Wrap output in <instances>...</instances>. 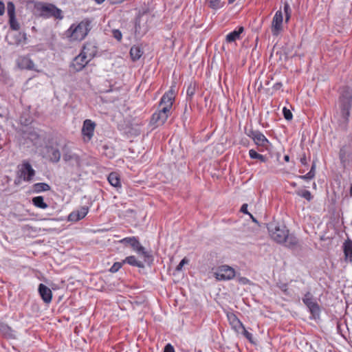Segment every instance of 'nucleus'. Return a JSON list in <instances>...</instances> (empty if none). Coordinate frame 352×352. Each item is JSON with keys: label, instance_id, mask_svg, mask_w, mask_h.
Instances as JSON below:
<instances>
[{"label": "nucleus", "instance_id": "4", "mask_svg": "<svg viewBox=\"0 0 352 352\" xmlns=\"http://www.w3.org/2000/svg\"><path fill=\"white\" fill-rule=\"evenodd\" d=\"M271 238L278 243H283L287 236L288 229L285 225L276 222H271L267 225Z\"/></svg>", "mask_w": 352, "mask_h": 352}, {"label": "nucleus", "instance_id": "8", "mask_svg": "<svg viewBox=\"0 0 352 352\" xmlns=\"http://www.w3.org/2000/svg\"><path fill=\"white\" fill-rule=\"evenodd\" d=\"M283 30V15L280 10L276 12L271 25L273 36H278Z\"/></svg>", "mask_w": 352, "mask_h": 352}, {"label": "nucleus", "instance_id": "61", "mask_svg": "<svg viewBox=\"0 0 352 352\" xmlns=\"http://www.w3.org/2000/svg\"><path fill=\"white\" fill-rule=\"evenodd\" d=\"M108 176H109V177L115 176V173H114V172H111V173L108 175Z\"/></svg>", "mask_w": 352, "mask_h": 352}, {"label": "nucleus", "instance_id": "6", "mask_svg": "<svg viewBox=\"0 0 352 352\" xmlns=\"http://www.w3.org/2000/svg\"><path fill=\"white\" fill-rule=\"evenodd\" d=\"M119 243L124 245H129L135 251L142 254L145 258L150 257L149 253L145 251L144 248L140 244L138 239L135 236L125 237L120 240Z\"/></svg>", "mask_w": 352, "mask_h": 352}, {"label": "nucleus", "instance_id": "54", "mask_svg": "<svg viewBox=\"0 0 352 352\" xmlns=\"http://www.w3.org/2000/svg\"><path fill=\"white\" fill-rule=\"evenodd\" d=\"M248 140L247 139L241 140V144L243 146H248Z\"/></svg>", "mask_w": 352, "mask_h": 352}, {"label": "nucleus", "instance_id": "7", "mask_svg": "<svg viewBox=\"0 0 352 352\" xmlns=\"http://www.w3.org/2000/svg\"><path fill=\"white\" fill-rule=\"evenodd\" d=\"M214 276L219 280H228L232 279L236 276V273L232 267L223 265L217 268Z\"/></svg>", "mask_w": 352, "mask_h": 352}, {"label": "nucleus", "instance_id": "19", "mask_svg": "<svg viewBox=\"0 0 352 352\" xmlns=\"http://www.w3.org/2000/svg\"><path fill=\"white\" fill-rule=\"evenodd\" d=\"M245 29L243 26H238L234 30L228 33L226 36L227 43H232L241 38V34L244 32Z\"/></svg>", "mask_w": 352, "mask_h": 352}, {"label": "nucleus", "instance_id": "27", "mask_svg": "<svg viewBox=\"0 0 352 352\" xmlns=\"http://www.w3.org/2000/svg\"><path fill=\"white\" fill-rule=\"evenodd\" d=\"M32 192L34 193H40L42 192L48 191L50 190V186L46 183H36L34 184L32 187Z\"/></svg>", "mask_w": 352, "mask_h": 352}, {"label": "nucleus", "instance_id": "52", "mask_svg": "<svg viewBox=\"0 0 352 352\" xmlns=\"http://www.w3.org/2000/svg\"><path fill=\"white\" fill-rule=\"evenodd\" d=\"M5 12V5L3 1H0V16L3 15Z\"/></svg>", "mask_w": 352, "mask_h": 352}, {"label": "nucleus", "instance_id": "58", "mask_svg": "<svg viewBox=\"0 0 352 352\" xmlns=\"http://www.w3.org/2000/svg\"><path fill=\"white\" fill-rule=\"evenodd\" d=\"M134 212V210H132V209H128L127 210H126V213L128 214H132Z\"/></svg>", "mask_w": 352, "mask_h": 352}, {"label": "nucleus", "instance_id": "47", "mask_svg": "<svg viewBox=\"0 0 352 352\" xmlns=\"http://www.w3.org/2000/svg\"><path fill=\"white\" fill-rule=\"evenodd\" d=\"M170 108L166 107H160L159 111L164 113L165 115L167 114L168 117L170 115Z\"/></svg>", "mask_w": 352, "mask_h": 352}, {"label": "nucleus", "instance_id": "5", "mask_svg": "<svg viewBox=\"0 0 352 352\" xmlns=\"http://www.w3.org/2000/svg\"><path fill=\"white\" fill-rule=\"evenodd\" d=\"M245 133L253 140L257 146L261 147L265 150H268L272 146V143L261 131L251 129L246 131Z\"/></svg>", "mask_w": 352, "mask_h": 352}, {"label": "nucleus", "instance_id": "51", "mask_svg": "<svg viewBox=\"0 0 352 352\" xmlns=\"http://www.w3.org/2000/svg\"><path fill=\"white\" fill-rule=\"evenodd\" d=\"M240 211L244 214H249L250 212L248 211V204H243L241 208Z\"/></svg>", "mask_w": 352, "mask_h": 352}, {"label": "nucleus", "instance_id": "12", "mask_svg": "<svg viewBox=\"0 0 352 352\" xmlns=\"http://www.w3.org/2000/svg\"><path fill=\"white\" fill-rule=\"evenodd\" d=\"M95 128L96 124L92 120L87 119L83 122L82 134L84 138L87 139V141H89L92 138Z\"/></svg>", "mask_w": 352, "mask_h": 352}, {"label": "nucleus", "instance_id": "39", "mask_svg": "<svg viewBox=\"0 0 352 352\" xmlns=\"http://www.w3.org/2000/svg\"><path fill=\"white\" fill-rule=\"evenodd\" d=\"M124 263L122 262H116L113 263V265L111 267L109 271L112 273L117 272L122 266V264Z\"/></svg>", "mask_w": 352, "mask_h": 352}, {"label": "nucleus", "instance_id": "15", "mask_svg": "<svg viewBox=\"0 0 352 352\" xmlns=\"http://www.w3.org/2000/svg\"><path fill=\"white\" fill-rule=\"evenodd\" d=\"M47 155L50 160L52 162H58L60 159V152L58 148V144L56 143V146H46Z\"/></svg>", "mask_w": 352, "mask_h": 352}, {"label": "nucleus", "instance_id": "33", "mask_svg": "<svg viewBox=\"0 0 352 352\" xmlns=\"http://www.w3.org/2000/svg\"><path fill=\"white\" fill-rule=\"evenodd\" d=\"M302 302L307 307H309L316 301L314 300L312 294L309 292H308L305 294V296L302 298Z\"/></svg>", "mask_w": 352, "mask_h": 352}, {"label": "nucleus", "instance_id": "30", "mask_svg": "<svg viewBox=\"0 0 352 352\" xmlns=\"http://www.w3.org/2000/svg\"><path fill=\"white\" fill-rule=\"evenodd\" d=\"M142 14H138L135 19V34H140L141 33H144L146 32V30L142 31V27H141V19H142Z\"/></svg>", "mask_w": 352, "mask_h": 352}, {"label": "nucleus", "instance_id": "37", "mask_svg": "<svg viewBox=\"0 0 352 352\" xmlns=\"http://www.w3.org/2000/svg\"><path fill=\"white\" fill-rule=\"evenodd\" d=\"M241 334H243L244 336V337L249 340L250 342L251 343H254V340H253V336L251 333H250L249 331H248L245 327L243 326L241 329V331L240 332Z\"/></svg>", "mask_w": 352, "mask_h": 352}, {"label": "nucleus", "instance_id": "3", "mask_svg": "<svg viewBox=\"0 0 352 352\" xmlns=\"http://www.w3.org/2000/svg\"><path fill=\"white\" fill-rule=\"evenodd\" d=\"M36 8L44 18L54 17L56 19L63 18L62 10L52 3L40 2L36 5Z\"/></svg>", "mask_w": 352, "mask_h": 352}, {"label": "nucleus", "instance_id": "32", "mask_svg": "<svg viewBox=\"0 0 352 352\" xmlns=\"http://www.w3.org/2000/svg\"><path fill=\"white\" fill-rule=\"evenodd\" d=\"M308 309L314 318L319 317L320 314V308L317 302L308 307Z\"/></svg>", "mask_w": 352, "mask_h": 352}, {"label": "nucleus", "instance_id": "44", "mask_svg": "<svg viewBox=\"0 0 352 352\" xmlns=\"http://www.w3.org/2000/svg\"><path fill=\"white\" fill-rule=\"evenodd\" d=\"M77 157L75 155H72L71 153H66L63 155V159L65 161H70L73 159H76Z\"/></svg>", "mask_w": 352, "mask_h": 352}, {"label": "nucleus", "instance_id": "21", "mask_svg": "<svg viewBox=\"0 0 352 352\" xmlns=\"http://www.w3.org/2000/svg\"><path fill=\"white\" fill-rule=\"evenodd\" d=\"M228 318L232 328L237 333H239L241 329L243 327V324L240 320L234 314H228Z\"/></svg>", "mask_w": 352, "mask_h": 352}, {"label": "nucleus", "instance_id": "22", "mask_svg": "<svg viewBox=\"0 0 352 352\" xmlns=\"http://www.w3.org/2000/svg\"><path fill=\"white\" fill-rule=\"evenodd\" d=\"M0 333L6 338H15L14 331L7 324L0 322Z\"/></svg>", "mask_w": 352, "mask_h": 352}, {"label": "nucleus", "instance_id": "36", "mask_svg": "<svg viewBox=\"0 0 352 352\" xmlns=\"http://www.w3.org/2000/svg\"><path fill=\"white\" fill-rule=\"evenodd\" d=\"M22 63L26 69H32L34 68V63L32 60L29 58L23 57L22 58Z\"/></svg>", "mask_w": 352, "mask_h": 352}, {"label": "nucleus", "instance_id": "31", "mask_svg": "<svg viewBox=\"0 0 352 352\" xmlns=\"http://www.w3.org/2000/svg\"><path fill=\"white\" fill-rule=\"evenodd\" d=\"M249 155L251 159L258 160L261 162H265L267 161V157L265 155L258 153L254 149L249 151Z\"/></svg>", "mask_w": 352, "mask_h": 352}, {"label": "nucleus", "instance_id": "26", "mask_svg": "<svg viewBox=\"0 0 352 352\" xmlns=\"http://www.w3.org/2000/svg\"><path fill=\"white\" fill-rule=\"evenodd\" d=\"M283 243H285V246L287 248H294L298 245V240L294 235L289 234L288 231L287 238L285 241H283Z\"/></svg>", "mask_w": 352, "mask_h": 352}, {"label": "nucleus", "instance_id": "62", "mask_svg": "<svg viewBox=\"0 0 352 352\" xmlns=\"http://www.w3.org/2000/svg\"><path fill=\"white\" fill-rule=\"evenodd\" d=\"M30 179H31V177H23V179H24L25 181H29Z\"/></svg>", "mask_w": 352, "mask_h": 352}, {"label": "nucleus", "instance_id": "25", "mask_svg": "<svg viewBox=\"0 0 352 352\" xmlns=\"http://www.w3.org/2000/svg\"><path fill=\"white\" fill-rule=\"evenodd\" d=\"M124 263H128L129 265L134 267H138L140 268H143L144 267V263L138 261L135 256H129L125 258L124 260L122 261Z\"/></svg>", "mask_w": 352, "mask_h": 352}, {"label": "nucleus", "instance_id": "38", "mask_svg": "<svg viewBox=\"0 0 352 352\" xmlns=\"http://www.w3.org/2000/svg\"><path fill=\"white\" fill-rule=\"evenodd\" d=\"M195 89H196V83L195 82H190L186 90V94L189 97H192L195 94Z\"/></svg>", "mask_w": 352, "mask_h": 352}, {"label": "nucleus", "instance_id": "24", "mask_svg": "<svg viewBox=\"0 0 352 352\" xmlns=\"http://www.w3.org/2000/svg\"><path fill=\"white\" fill-rule=\"evenodd\" d=\"M130 56L133 62L139 60L143 54V51L139 46L133 45L130 50Z\"/></svg>", "mask_w": 352, "mask_h": 352}, {"label": "nucleus", "instance_id": "49", "mask_svg": "<svg viewBox=\"0 0 352 352\" xmlns=\"http://www.w3.org/2000/svg\"><path fill=\"white\" fill-rule=\"evenodd\" d=\"M315 168H316V164L314 163H313L311 170L304 176H307V177L314 176L315 175Z\"/></svg>", "mask_w": 352, "mask_h": 352}, {"label": "nucleus", "instance_id": "20", "mask_svg": "<svg viewBox=\"0 0 352 352\" xmlns=\"http://www.w3.org/2000/svg\"><path fill=\"white\" fill-rule=\"evenodd\" d=\"M167 114H164L160 111H155L151 117V122L156 124L157 126L163 125L168 119Z\"/></svg>", "mask_w": 352, "mask_h": 352}, {"label": "nucleus", "instance_id": "48", "mask_svg": "<svg viewBox=\"0 0 352 352\" xmlns=\"http://www.w3.org/2000/svg\"><path fill=\"white\" fill-rule=\"evenodd\" d=\"M339 158L342 164H344L346 162V155L345 152L344 151H340L339 153Z\"/></svg>", "mask_w": 352, "mask_h": 352}, {"label": "nucleus", "instance_id": "35", "mask_svg": "<svg viewBox=\"0 0 352 352\" xmlns=\"http://www.w3.org/2000/svg\"><path fill=\"white\" fill-rule=\"evenodd\" d=\"M283 10L285 14V23H287L290 19L292 14V10L288 2L284 3Z\"/></svg>", "mask_w": 352, "mask_h": 352}, {"label": "nucleus", "instance_id": "59", "mask_svg": "<svg viewBox=\"0 0 352 352\" xmlns=\"http://www.w3.org/2000/svg\"><path fill=\"white\" fill-rule=\"evenodd\" d=\"M97 3L100 4L103 3L105 0H94Z\"/></svg>", "mask_w": 352, "mask_h": 352}, {"label": "nucleus", "instance_id": "28", "mask_svg": "<svg viewBox=\"0 0 352 352\" xmlns=\"http://www.w3.org/2000/svg\"><path fill=\"white\" fill-rule=\"evenodd\" d=\"M343 250L345 258H349L350 261H352V241L347 239L343 244Z\"/></svg>", "mask_w": 352, "mask_h": 352}, {"label": "nucleus", "instance_id": "34", "mask_svg": "<svg viewBox=\"0 0 352 352\" xmlns=\"http://www.w3.org/2000/svg\"><path fill=\"white\" fill-rule=\"evenodd\" d=\"M107 179L112 186L116 188H121V182L120 177H107Z\"/></svg>", "mask_w": 352, "mask_h": 352}, {"label": "nucleus", "instance_id": "55", "mask_svg": "<svg viewBox=\"0 0 352 352\" xmlns=\"http://www.w3.org/2000/svg\"><path fill=\"white\" fill-rule=\"evenodd\" d=\"M248 215L250 217L253 222L256 223H258L257 220L254 217V216L252 214L250 213Z\"/></svg>", "mask_w": 352, "mask_h": 352}, {"label": "nucleus", "instance_id": "1", "mask_svg": "<svg viewBox=\"0 0 352 352\" xmlns=\"http://www.w3.org/2000/svg\"><path fill=\"white\" fill-rule=\"evenodd\" d=\"M91 30V21L83 19L79 23H72L65 32L66 38L70 41H81L85 38Z\"/></svg>", "mask_w": 352, "mask_h": 352}, {"label": "nucleus", "instance_id": "57", "mask_svg": "<svg viewBox=\"0 0 352 352\" xmlns=\"http://www.w3.org/2000/svg\"><path fill=\"white\" fill-rule=\"evenodd\" d=\"M284 160L287 162H288L289 161V156L288 155H285L284 156Z\"/></svg>", "mask_w": 352, "mask_h": 352}, {"label": "nucleus", "instance_id": "63", "mask_svg": "<svg viewBox=\"0 0 352 352\" xmlns=\"http://www.w3.org/2000/svg\"><path fill=\"white\" fill-rule=\"evenodd\" d=\"M103 149L106 150V149H109V147L107 146V145H104L102 146Z\"/></svg>", "mask_w": 352, "mask_h": 352}, {"label": "nucleus", "instance_id": "45", "mask_svg": "<svg viewBox=\"0 0 352 352\" xmlns=\"http://www.w3.org/2000/svg\"><path fill=\"white\" fill-rule=\"evenodd\" d=\"M188 263V260L186 258H184L181 261L180 263H179V265L176 267V270L177 271H180L182 270L183 266L184 264H186Z\"/></svg>", "mask_w": 352, "mask_h": 352}, {"label": "nucleus", "instance_id": "41", "mask_svg": "<svg viewBox=\"0 0 352 352\" xmlns=\"http://www.w3.org/2000/svg\"><path fill=\"white\" fill-rule=\"evenodd\" d=\"M283 113L285 119L287 120H291L293 118L292 113L290 111L289 109H288L286 107H283Z\"/></svg>", "mask_w": 352, "mask_h": 352}, {"label": "nucleus", "instance_id": "2", "mask_svg": "<svg viewBox=\"0 0 352 352\" xmlns=\"http://www.w3.org/2000/svg\"><path fill=\"white\" fill-rule=\"evenodd\" d=\"M339 106L340 109L341 116L346 124H347L349 121L351 109L352 106L351 89L346 88L342 90L340 96L339 97Z\"/></svg>", "mask_w": 352, "mask_h": 352}, {"label": "nucleus", "instance_id": "46", "mask_svg": "<svg viewBox=\"0 0 352 352\" xmlns=\"http://www.w3.org/2000/svg\"><path fill=\"white\" fill-rule=\"evenodd\" d=\"M236 278H237V281L240 284H242V285H247V284H249V283H250V280L245 277L237 276Z\"/></svg>", "mask_w": 352, "mask_h": 352}, {"label": "nucleus", "instance_id": "14", "mask_svg": "<svg viewBox=\"0 0 352 352\" xmlns=\"http://www.w3.org/2000/svg\"><path fill=\"white\" fill-rule=\"evenodd\" d=\"M175 92L173 89H170L166 92L160 99V107H166L172 109L175 101Z\"/></svg>", "mask_w": 352, "mask_h": 352}, {"label": "nucleus", "instance_id": "11", "mask_svg": "<svg viewBox=\"0 0 352 352\" xmlns=\"http://www.w3.org/2000/svg\"><path fill=\"white\" fill-rule=\"evenodd\" d=\"M80 52L91 61L97 55L98 47L94 43L86 42L83 45Z\"/></svg>", "mask_w": 352, "mask_h": 352}, {"label": "nucleus", "instance_id": "42", "mask_svg": "<svg viewBox=\"0 0 352 352\" xmlns=\"http://www.w3.org/2000/svg\"><path fill=\"white\" fill-rule=\"evenodd\" d=\"M298 195L300 197L306 199L307 201H310L312 199V196H311V192L309 190H304L302 192H298Z\"/></svg>", "mask_w": 352, "mask_h": 352}, {"label": "nucleus", "instance_id": "13", "mask_svg": "<svg viewBox=\"0 0 352 352\" xmlns=\"http://www.w3.org/2000/svg\"><path fill=\"white\" fill-rule=\"evenodd\" d=\"M19 176H34L35 171L28 160H23L17 166Z\"/></svg>", "mask_w": 352, "mask_h": 352}, {"label": "nucleus", "instance_id": "23", "mask_svg": "<svg viewBox=\"0 0 352 352\" xmlns=\"http://www.w3.org/2000/svg\"><path fill=\"white\" fill-rule=\"evenodd\" d=\"M23 136L25 138L30 140L32 142H36L39 140L40 135L34 129H28L23 131Z\"/></svg>", "mask_w": 352, "mask_h": 352}, {"label": "nucleus", "instance_id": "64", "mask_svg": "<svg viewBox=\"0 0 352 352\" xmlns=\"http://www.w3.org/2000/svg\"><path fill=\"white\" fill-rule=\"evenodd\" d=\"M23 38L24 41L26 40V35H25V33L23 34Z\"/></svg>", "mask_w": 352, "mask_h": 352}, {"label": "nucleus", "instance_id": "10", "mask_svg": "<svg viewBox=\"0 0 352 352\" xmlns=\"http://www.w3.org/2000/svg\"><path fill=\"white\" fill-rule=\"evenodd\" d=\"M90 61L81 52L76 56L70 64V68L74 72H78L82 70Z\"/></svg>", "mask_w": 352, "mask_h": 352}, {"label": "nucleus", "instance_id": "56", "mask_svg": "<svg viewBox=\"0 0 352 352\" xmlns=\"http://www.w3.org/2000/svg\"><path fill=\"white\" fill-rule=\"evenodd\" d=\"M124 0H111L112 3L116 4V3H120L122 2H123Z\"/></svg>", "mask_w": 352, "mask_h": 352}, {"label": "nucleus", "instance_id": "29", "mask_svg": "<svg viewBox=\"0 0 352 352\" xmlns=\"http://www.w3.org/2000/svg\"><path fill=\"white\" fill-rule=\"evenodd\" d=\"M32 204L37 208L45 209L48 207L47 204L44 201L42 196H37L32 199Z\"/></svg>", "mask_w": 352, "mask_h": 352}, {"label": "nucleus", "instance_id": "50", "mask_svg": "<svg viewBox=\"0 0 352 352\" xmlns=\"http://www.w3.org/2000/svg\"><path fill=\"white\" fill-rule=\"evenodd\" d=\"M164 352H175L174 347L170 344H167L164 349Z\"/></svg>", "mask_w": 352, "mask_h": 352}, {"label": "nucleus", "instance_id": "60", "mask_svg": "<svg viewBox=\"0 0 352 352\" xmlns=\"http://www.w3.org/2000/svg\"><path fill=\"white\" fill-rule=\"evenodd\" d=\"M349 195H350L351 197H352V184L350 186Z\"/></svg>", "mask_w": 352, "mask_h": 352}, {"label": "nucleus", "instance_id": "16", "mask_svg": "<svg viewBox=\"0 0 352 352\" xmlns=\"http://www.w3.org/2000/svg\"><path fill=\"white\" fill-rule=\"evenodd\" d=\"M88 212L89 208L87 206H82L79 210L71 212L68 217V219L71 221H78L85 217Z\"/></svg>", "mask_w": 352, "mask_h": 352}, {"label": "nucleus", "instance_id": "9", "mask_svg": "<svg viewBox=\"0 0 352 352\" xmlns=\"http://www.w3.org/2000/svg\"><path fill=\"white\" fill-rule=\"evenodd\" d=\"M7 13L9 17L10 28L12 30L18 31L20 29V24L16 19L15 6L12 1L7 3Z\"/></svg>", "mask_w": 352, "mask_h": 352}, {"label": "nucleus", "instance_id": "17", "mask_svg": "<svg viewBox=\"0 0 352 352\" xmlns=\"http://www.w3.org/2000/svg\"><path fill=\"white\" fill-rule=\"evenodd\" d=\"M38 291L42 300L45 303H50L52 301V292L48 287L43 283H41L38 285Z\"/></svg>", "mask_w": 352, "mask_h": 352}, {"label": "nucleus", "instance_id": "53", "mask_svg": "<svg viewBox=\"0 0 352 352\" xmlns=\"http://www.w3.org/2000/svg\"><path fill=\"white\" fill-rule=\"evenodd\" d=\"M283 86V84L281 82H276L273 85V89L275 90L280 89Z\"/></svg>", "mask_w": 352, "mask_h": 352}, {"label": "nucleus", "instance_id": "43", "mask_svg": "<svg viewBox=\"0 0 352 352\" xmlns=\"http://www.w3.org/2000/svg\"><path fill=\"white\" fill-rule=\"evenodd\" d=\"M113 36L118 41H120L122 40V32L119 30H113Z\"/></svg>", "mask_w": 352, "mask_h": 352}, {"label": "nucleus", "instance_id": "40", "mask_svg": "<svg viewBox=\"0 0 352 352\" xmlns=\"http://www.w3.org/2000/svg\"><path fill=\"white\" fill-rule=\"evenodd\" d=\"M300 162L303 166H308L309 162H310V157H307L305 153H302L300 155Z\"/></svg>", "mask_w": 352, "mask_h": 352}, {"label": "nucleus", "instance_id": "18", "mask_svg": "<svg viewBox=\"0 0 352 352\" xmlns=\"http://www.w3.org/2000/svg\"><path fill=\"white\" fill-rule=\"evenodd\" d=\"M236 0H228V4L233 3ZM208 7L213 10L221 9L226 5L224 0H206Z\"/></svg>", "mask_w": 352, "mask_h": 352}]
</instances>
